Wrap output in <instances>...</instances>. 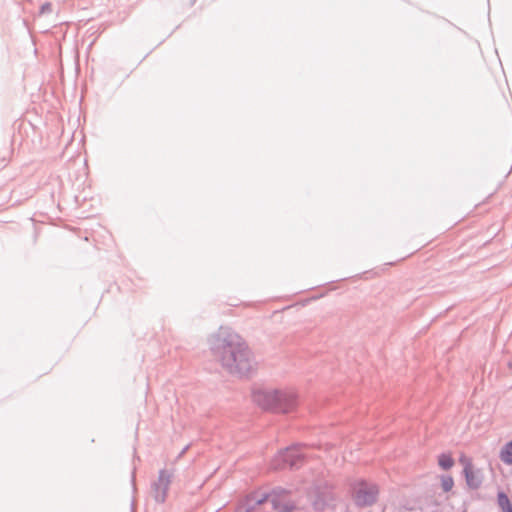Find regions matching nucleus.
Here are the masks:
<instances>
[{
  "label": "nucleus",
  "mask_w": 512,
  "mask_h": 512,
  "mask_svg": "<svg viewBox=\"0 0 512 512\" xmlns=\"http://www.w3.org/2000/svg\"><path fill=\"white\" fill-rule=\"evenodd\" d=\"M253 402L263 410L289 413L297 406V395L292 391L256 388L252 391Z\"/></svg>",
  "instance_id": "obj_1"
},
{
  "label": "nucleus",
  "mask_w": 512,
  "mask_h": 512,
  "mask_svg": "<svg viewBox=\"0 0 512 512\" xmlns=\"http://www.w3.org/2000/svg\"><path fill=\"white\" fill-rule=\"evenodd\" d=\"M228 352L217 359L230 374L241 377L249 376L255 369L256 362L252 351L245 341L241 346L239 345L236 349L229 350Z\"/></svg>",
  "instance_id": "obj_2"
},
{
  "label": "nucleus",
  "mask_w": 512,
  "mask_h": 512,
  "mask_svg": "<svg viewBox=\"0 0 512 512\" xmlns=\"http://www.w3.org/2000/svg\"><path fill=\"white\" fill-rule=\"evenodd\" d=\"M245 340L230 327L221 326L209 339L210 350L217 359L229 350L241 346Z\"/></svg>",
  "instance_id": "obj_3"
},
{
  "label": "nucleus",
  "mask_w": 512,
  "mask_h": 512,
  "mask_svg": "<svg viewBox=\"0 0 512 512\" xmlns=\"http://www.w3.org/2000/svg\"><path fill=\"white\" fill-rule=\"evenodd\" d=\"M350 493L354 504L358 508L370 507L378 499L379 487L373 482L358 479L351 483Z\"/></svg>",
  "instance_id": "obj_4"
},
{
  "label": "nucleus",
  "mask_w": 512,
  "mask_h": 512,
  "mask_svg": "<svg viewBox=\"0 0 512 512\" xmlns=\"http://www.w3.org/2000/svg\"><path fill=\"white\" fill-rule=\"evenodd\" d=\"M302 446L303 444L297 443L280 450L271 462L272 468L275 470L299 469L304 461V456L300 452Z\"/></svg>",
  "instance_id": "obj_5"
},
{
  "label": "nucleus",
  "mask_w": 512,
  "mask_h": 512,
  "mask_svg": "<svg viewBox=\"0 0 512 512\" xmlns=\"http://www.w3.org/2000/svg\"><path fill=\"white\" fill-rule=\"evenodd\" d=\"M172 474L167 470L159 471L158 480L152 484L154 499L157 503H164L167 497Z\"/></svg>",
  "instance_id": "obj_6"
},
{
  "label": "nucleus",
  "mask_w": 512,
  "mask_h": 512,
  "mask_svg": "<svg viewBox=\"0 0 512 512\" xmlns=\"http://www.w3.org/2000/svg\"><path fill=\"white\" fill-rule=\"evenodd\" d=\"M460 460L465 461L463 472L467 486L473 490L478 489L482 484V476L480 472L474 471L470 460L464 458H461Z\"/></svg>",
  "instance_id": "obj_7"
},
{
  "label": "nucleus",
  "mask_w": 512,
  "mask_h": 512,
  "mask_svg": "<svg viewBox=\"0 0 512 512\" xmlns=\"http://www.w3.org/2000/svg\"><path fill=\"white\" fill-rule=\"evenodd\" d=\"M257 501L254 492L246 495L237 505L236 512H253L257 508Z\"/></svg>",
  "instance_id": "obj_8"
},
{
  "label": "nucleus",
  "mask_w": 512,
  "mask_h": 512,
  "mask_svg": "<svg viewBox=\"0 0 512 512\" xmlns=\"http://www.w3.org/2000/svg\"><path fill=\"white\" fill-rule=\"evenodd\" d=\"M499 457L503 463L512 465V440L502 447Z\"/></svg>",
  "instance_id": "obj_9"
},
{
  "label": "nucleus",
  "mask_w": 512,
  "mask_h": 512,
  "mask_svg": "<svg viewBox=\"0 0 512 512\" xmlns=\"http://www.w3.org/2000/svg\"><path fill=\"white\" fill-rule=\"evenodd\" d=\"M438 465L443 470H449L454 465V459H453V457L449 453H441L438 456Z\"/></svg>",
  "instance_id": "obj_10"
},
{
  "label": "nucleus",
  "mask_w": 512,
  "mask_h": 512,
  "mask_svg": "<svg viewBox=\"0 0 512 512\" xmlns=\"http://www.w3.org/2000/svg\"><path fill=\"white\" fill-rule=\"evenodd\" d=\"M498 505L503 512H512V503L509 500L507 494L499 492L497 495Z\"/></svg>",
  "instance_id": "obj_11"
},
{
  "label": "nucleus",
  "mask_w": 512,
  "mask_h": 512,
  "mask_svg": "<svg viewBox=\"0 0 512 512\" xmlns=\"http://www.w3.org/2000/svg\"><path fill=\"white\" fill-rule=\"evenodd\" d=\"M284 493H286V490L281 487H276L271 491V493H269L271 497V503L274 508H277L278 499Z\"/></svg>",
  "instance_id": "obj_12"
},
{
  "label": "nucleus",
  "mask_w": 512,
  "mask_h": 512,
  "mask_svg": "<svg viewBox=\"0 0 512 512\" xmlns=\"http://www.w3.org/2000/svg\"><path fill=\"white\" fill-rule=\"evenodd\" d=\"M454 485V480L450 475H442L441 476V487L444 492H449Z\"/></svg>",
  "instance_id": "obj_13"
},
{
  "label": "nucleus",
  "mask_w": 512,
  "mask_h": 512,
  "mask_svg": "<svg viewBox=\"0 0 512 512\" xmlns=\"http://www.w3.org/2000/svg\"><path fill=\"white\" fill-rule=\"evenodd\" d=\"M254 494L256 496L257 506L264 504L266 501H268L269 498L271 499L269 493H260L258 491H254Z\"/></svg>",
  "instance_id": "obj_14"
},
{
  "label": "nucleus",
  "mask_w": 512,
  "mask_h": 512,
  "mask_svg": "<svg viewBox=\"0 0 512 512\" xmlns=\"http://www.w3.org/2000/svg\"><path fill=\"white\" fill-rule=\"evenodd\" d=\"M51 10H52V5L49 2H46V3L42 4L40 12L47 13V12H50Z\"/></svg>",
  "instance_id": "obj_15"
},
{
  "label": "nucleus",
  "mask_w": 512,
  "mask_h": 512,
  "mask_svg": "<svg viewBox=\"0 0 512 512\" xmlns=\"http://www.w3.org/2000/svg\"><path fill=\"white\" fill-rule=\"evenodd\" d=\"M132 483H133V487L135 488V473L134 472L132 473Z\"/></svg>",
  "instance_id": "obj_16"
},
{
  "label": "nucleus",
  "mask_w": 512,
  "mask_h": 512,
  "mask_svg": "<svg viewBox=\"0 0 512 512\" xmlns=\"http://www.w3.org/2000/svg\"><path fill=\"white\" fill-rule=\"evenodd\" d=\"M188 449V446L184 447L180 453V456H182Z\"/></svg>",
  "instance_id": "obj_17"
},
{
  "label": "nucleus",
  "mask_w": 512,
  "mask_h": 512,
  "mask_svg": "<svg viewBox=\"0 0 512 512\" xmlns=\"http://www.w3.org/2000/svg\"><path fill=\"white\" fill-rule=\"evenodd\" d=\"M509 367L512 368V362H509Z\"/></svg>",
  "instance_id": "obj_18"
}]
</instances>
